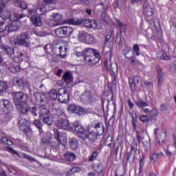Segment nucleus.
<instances>
[{
	"instance_id": "nucleus-36",
	"label": "nucleus",
	"mask_w": 176,
	"mask_h": 176,
	"mask_svg": "<svg viewBox=\"0 0 176 176\" xmlns=\"http://www.w3.org/2000/svg\"><path fill=\"white\" fill-rule=\"evenodd\" d=\"M139 120L142 122V123H148V122L151 121V119L148 117V115H142L139 116Z\"/></svg>"
},
{
	"instance_id": "nucleus-57",
	"label": "nucleus",
	"mask_w": 176,
	"mask_h": 176,
	"mask_svg": "<svg viewBox=\"0 0 176 176\" xmlns=\"http://www.w3.org/2000/svg\"><path fill=\"white\" fill-rule=\"evenodd\" d=\"M24 142H23V140L21 139H14V145H17V146H19L21 144H23Z\"/></svg>"
},
{
	"instance_id": "nucleus-27",
	"label": "nucleus",
	"mask_w": 176,
	"mask_h": 176,
	"mask_svg": "<svg viewBox=\"0 0 176 176\" xmlns=\"http://www.w3.org/2000/svg\"><path fill=\"white\" fill-rule=\"evenodd\" d=\"M64 157L66 160H68V162H74V160L76 159V155L72 153L67 152L65 153Z\"/></svg>"
},
{
	"instance_id": "nucleus-63",
	"label": "nucleus",
	"mask_w": 176,
	"mask_h": 176,
	"mask_svg": "<svg viewBox=\"0 0 176 176\" xmlns=\"http://www.w3.org/2000/svg\"><path fill=\"white\" fill-rule=\"evenodd\" d=\"M5 25V22H0V32H3V31H6V26Z\"/></svg>"
},
{
	"instance_id": "nucleus-29",
	"label": "nucleus",
	"mask_w": 176,
	"mask_h": 176,
	"mask_svg": "<svg viewBox=\"0 0 176 176\" xmlns=\"http://www.w3.org/2000/svg\"><path fill=\"white\" fill-rule=\"evenodd\" d=\"M50 116V110L46 108H43L40 110L39 118H45L46 116Z\"/></svg>"
},
{
	"instance_id": "nucleus-7",
	"label": "nucleus",
	"mask_w": 176,
	"mask_h": 176,
	"mask_svg": "<svg viewBox=\"0 0 176 176\" xmlns=\"http://www.w3.org/2000/svg\"><path fill=\"white\" fill-rule=\"evenodd\" d=\"M58 101L62 104H67L69 101V93L67 91V89L60 88L58 91Z\"/></svg>"
},
{
	"instance_id": "nucleus-5",
	"label": "nucleus",
	"mask_w": 176,
	"mask_h": 176,
	"mask_svg": "<svg viewBox=\"0 0 176 176\" xmlns=\"http://www.w3.org/2000/svg\"><path fill=\"white\" fill-rule=\"evenodd\" d=\"M18 127L22 133L28 135V134L31 131V122L25 118H19Z\"/></svg>"
},
{
	"instance_id": "nucleus-18",
	"label": "nucleus",
	"mask_w": 176,
	"mask_h": 176,
	"mask_svg": "<svg viewBox=\"0 0 176 176\" xmlns=\"http://www.w3.org/2000/svg\"><path fill=\"white\" fill-rule=\"evenodd\" d=\"M69 145L73 151H76L78 149V146H79V142L78 139L76 138H70L69 140Z\"/></svg>"
},
{
	"instance_id": "nucleus-51",
	"label": "nucleus",
	"mask_w": 176,
	"mask_h": 176,
	"mask_svg": "<svg viewBox=\"0 0 176 176\" xmlns=\"http://www.w3.org/2000/svg\"><path fill=\"white\" fill-rule=\"evenodd\" d=\"M133 52H135L136 56H140V54H141L140 53V46H138V45L134 44L133 47Z\"/></svg>"
},
{
	"instance_id": "nucleus-45",
	"label": "nucleus",
	"mask_w": 176,
	"mask_h": 176,
	"mask_svg": "<svg viewBox=\"0 0 176 176\" xmlns=\"http://www.w3.org/2000/svg\"><path fill=\"white\" fill-rule=\"evenodd\" d=\"M100 19L103 23L106 24L108 23V15L107 14V12H102Z\"/></svg>"
},
{
	"instance_id": "nucleus-53",
	"label": "nucleus",
	"mask_w": 176,
	"mask_h": 176,
	"mask_svg": "<svg viewBox=\"0 0 176 176\" xmlns=\"http://www.w3.org/2000/svg\"><path fill=\"white\" fill-rule=\"evenodd\" d=\"M33 124H34V126H36V127H37V129H38V130H41L42 129V124L41 123V120H34Z\"/></svg>"
},
{
	"instance_id": "nucleus-10",
	"label": "nucleus",
	"mask_w": 176,
	"mask_h": 176,
	"mask_svg": "<svg viewBox=\"0 0 176 176\" xmlns=\"http://www.w3.org/2000/svg\"><path fill=\"white\" fill-rule=\"evenodd\" d=\"M67 111L72 113H75L76 115H83L85 111L80 106H77L76 104H70L67 107Z\"/></svg>"
},
{
	"instance_id": "nucleus-16",
	"label": "nucleus",
	"mask_w": 176,
	"mask_h": 176,
	"mask_svg": "<svg viewBox=\"0 0 176 176\" xmlns=\"http://www.w3.org/2000/svg\"><path fill=\"white\" fill-rule=\"evenodd\" d=\"M159 129L156 128L154 130V135L155 136V138L158 140H157V144H159V145H162V144L160 143V140H162V134H164V137H167V131H166V130L164 129H162L160 131V133H159Z\"/></svg>"
},
{
	"instance_id": "nucleus-31",
	"label": "nucleus",
	"mask_w": 176,
	"mask_h": 176,
	"mask_svg": "<svg viewBox=\"0 0 176 176\" xmlns=\"http://www.w3.org/2000/svg\"><path fill=\"white\" fill-rule=\"evenodd\" d=\"M8 87L6 82L0 81V96H2L3 93H6V90H8Z\"/></svg>"
},
{
	"instance_id": "nucleus-1",
	"label": "nucleus",
	"mask_w": 176,
	"mask_h": 176,
	"mask_svg": "<svg viewBox=\"0 0 176 176\" xmlns=\"http://www.w3.org/2000/svg\"><path fill=\"white\" fill-rule=\"evenodd\" d=\"M73 126L78 136L83 141L89 140L90 142H96L98 140V138L102 135V133H100V132L90 130V126H87L86 129L78 120L73 123Z\"/></svg>"
},
{
	"instance_id": "nucleus-26",
	"label": "nucleus",
	"mask_w": 176,
	"mask_h": 176,
	"mask_svg": "<svg viewBox=\"0 0 176 176\" xmlns=\"http://www.w3.org/2000/svg\"><path fill=\"white\" fill-rule=\"evenodd\" d=\"M135 103L138 106V107L140 108V109H144V108H145V107H148V105H149L148 104V102L142 100V99H138Z\"/></svg>"
},
{
	"instance_id": "nucleus-28",
	"label": "nucleus",
	"mask_w": 176,
	"mask_h": 176,
	"mask_svg": "<svg viewBox=\"0 0 176 176\" xmlns=\"http://www.w3.org/2000/svg\"><path fill=\"white\" fill-rule=\"evenodd\" d=\"M49 96L51 100H58V91H56V89H52L49 92Z\"/></svg>"
},
{
	"instance_id": "nucleus-46",
	"label": "nucleus",
	"mask_w": 176,
	"mask_h": 176,
	"mask_svg": "<svg viewBox=\"0 0 176 176\" xmlns=\"http://www.w3.org/2000/svg\"><path fill=\"white\" fill-rule=\"evenodd\" d=\"M62 79H63V80H69L72 79V75H71V73L66 72L64 73Z\"/></svg>"
},
{
	"instance_id": "nucleus-19",
	"label": "nucleus",
	"mask_w": 176,
	"mask_h": 176,
	"mask_svg": "<svg viewBox=\"0 0 176 176\" xmlns=\"http://www.w3.org/2000/svg\"><path fill=\"white\" fill-rule=\"evenodd\" d=\"M82 169L79 166H73L65 173V176H74L76 173H80Z\"/></svg>"
},
{
	"instance_id": "nucleus-17",
	"label": "nucleus",
	"mask_w": 176,
	"mask_h": 176,
	"mask_svg": "<svg viewBox=\"0 0 176 176\" xmlns=\"http://www.w3.org/2000/svg\"><path fill=\"white\" fill-rule=\"evenodd\" d=\"M13 86H16L19 89H21V87H24V80L23 78H20L19 77H14L12 78Z\"/></svg>"
},
{
	"instance_id": "nucleus-32",
	"label": "nucleus",
	"mask_w": 176,
	"mask_h": 176,
	"mask_svg": "<svg viewBox=\"0 0 176 176\" xmlns=\"http://www.w3.org/2000/svg\"><path fill=\"white\" fill-rule=\"evenodd\" d=\"M92 170L100 175L102 173V165L101 164H96V165L93 166Z\"/></svg>"
},
{
	"instance_id": "nucleus-37",
	"label": "nucleus",
	"mask_w": 176,
	"mask_h": 176,
	"mask_svg": "<svg viewBox=\"0 0 176 176\" xmlns=\"http://www.w3.org/2000/svg\"><path fill=\"white\" fill-rule=\"evenodd\" d=\"M36 102L40 105V107H45V100L42 98V95L38 94L37 96Z\"/></svg>"
},
{
	"instance_id": "nucleus-3",
	"label": "nucleus",
	"mask_w": 176,
	"mask_h": 176,
	"mask_svg": "<svg viewBox=\"0 0 176 176\" xmlns=\"http://www.w3.org/2000/svg\"><path fill=\"white\" fill-rule=\"evenodd\" d=\"M69 24H72L73 25H79V24H82L87 28H94V30H100L98 27V23L96 20H91L89 19H82L79 18H72L67 20Z\"/></svg>"
},
{
	"instance_id": "nucleus-22",
	"label": "nucleus",
	"mask_w": 176,
	"mask_h": 176,
	"mask_svg": "<svg viewBox=\"0 0 176 176\" xmlns=\"http://www.w3.org/2000/svg\"><path fill=\"white\" fill-rule=\"evenodd\" d=\"M2 6L0 5V16L3 20H10V12L9 11H2V9H3V7H1Z\"/></svg>"
},
{
	"instance_id": "nucleus-56",
	"label": "nucleus",
	"mask_w": 176,
	"mask_h": 176,
	"mask_svg": "<svg viewBox=\"0 0 176 176\" xmlns=\"http://www.w3.org/2000/svg\"><path fill=\"white\" fill-rule=\"evenodd\" d=\"M29 112L33 115V116H38V113H36V107H29Z\"/></svg>"
},
{
	"instance_id": "nucleus-60",
	"label": "nucleus",
	"mask_w": 176,
	"mask_h": 176,
	"mask_svg": "<svg viewBox=\"0 0 176 176\" xmlns=\"http://www.w3.org/2000/svg\"><path fill=\"white\" fill-rule=\"evenodd\" d=\"M127 104L129 106V109H131V111H133V109H134V103L131 102V99L127 100Z\"/></svg>"
},
{
	"instance_id": "nucleus-14",
	"label": "nucleus",
	"mask_w": 176,
	"mask_h": 176,
	"mask_svg": "<svg viewBox=\"0 0 176 176\" xmlns=\"http://www.w3.org/2000/svg\"><path fill=\"white\" fill-rule=\"evenodd\" d=\"M143 13L146 17H151V16H153V13H155V11L153 10V8L149 6V4L146 3L145 6V3L143 5Z\"/></svg>"
},
{
	"instance_id": "nucleus-6",
	"label": "nucleus",
	"mask_w": 176,
	"mask_h": 176,
	"mask_svg": "<svg viewBox=\"0 0 176 176\" xmlns=\"http://www.w3.org/2000/svg\"><path fill=\"white\" fill-rule=\"evenodd\" d=\"M30 34L28 33H21L16 38V42L20 46L30 47L31 43L30 42Z\"/></svg>"
},
{
	"instance_id": "nucleus-62",
	"label": "nucleus",
	"mask_w": 176,
	"mask_h": 176,
	"mask_svg": "<svg viewBox=\"0 0 176 176\" xmlns=\"http://www.w3.org/2000/svg\"><path fill=\"white\" fill-rule=\"evenodd\" d=\"M53 17L55 21H60L61 20V15L60 14H53Z\"/></svg>"
},
{
	"instance_id": "nucleus-11",
	"label": "nucleus",
	"mask_w": 176,
	"mask_h": 176,
	"mask_svg": "<svg viewBox=\"0 0 176 176\" xmlns=\"http://www.w3.org/2000/svg\"><path fill=\"white\" fill-rule=\"evenodd\" d=\"M56 126L62 129V130H71V125L68 120H58L56 122Z\"/></svg>"
},
{
	"instance_id": "nucleus-40",
	"label": "nucleus",
	"mask_w": 176,
	"mask_h": 176,
	"mask_svg": "<svg viewBox=\"0 0 176 176\" xmlns=\"http://www.w3.org/2000/svg\"><path fill=\"white\" fill-rule=\"evenodd\" d=\"M94 42V37L91 36V34H89L87 36V38H85V41H84V43H87V45H90Z\"/></svg>"
},
{
	"instance_id": "nucleus-24",
	"label": "nucleus",
	"mask_w": 176,
	"mask_h": 176,
	"mask_svg": "<svg viewBox=\"0 0 176 176\" xmlns=\"http://www.w3.org/2000/svg\"><path fill=\"white\" fill-rule=\"evenodd\" d=\"M156 71L157 72V78H158V86H160L162 83H163V80H164V78L163 77V72H162V69L160 67L156 68Z\"/></svg>"
},
{
	"instance_id": "nucleus-50",
	"label": "nucleus",
	"mask_w": 176,
	"mask_h": 176,
	"mask_svg": "<svg viewBox=\"0 0 176 176\" xmlns=\"http://www.w3.org/2000/svg\"><path fill=\"white\" fill-rule=\"evenodd\" d=\"M6 151L9 153H12V155H16L17 156H19V153L16 151L14 149H13L12 148L6 147Z\"/></svg>"
},
{
	"instance_id": "nucleus-64",
	"label": "nucleus",
	"mask_w": 176,
	"mask_h": 176,
	"mask_svg": "<svg viewBox=\"0 0 176 176\" xmlns=\"http://www.w3.org/2000/svg\"><path fill=\"white\" fill-rule=\"evenodd\" d=\"M100 5L102 6V10H103V12H107V10H108V4L100 3Z\"/></svg>"
},
{
	"instance_id": "nucleus-33",
	"label": "nucleus",
	"mask_w": 176,
	"mask_h": 176,
	"mask_svg": "<svg viewBox=\"0 0 176 176\" xmlns=\"http://www.w3.org/2000/svg\"><path fill=\"white\" fill-rule=\"evenodd\" d=\"M157 115H159V111L156 107H153L151 110H150V113H148L149 118H156Z\"/></svg>"
},
{
	"instance_id": "nucleus-38",
	"label": "nucleus",
	"mask_w": 176,
	"mask_h": 176,
	"mask_svg": "<svg viewBox=\"0 0 176 176\" xmlns=\"http://www.w3.org/2000/svg\"><path fill=\"white\" fill-rule=\"evenodd\" d=\"M16 30H17V27L14 26L13 23L6 26V31H8V32H13Z\"/></svg>"
},
{
	"instance_id": "nucleus-12",
	"label": "nucleus",
	"mask_w": 176,
	"mask_h": 176,
	"mask_svg": "<svg viewBox=\"0 0 176 176\" xmlns=\"http://www.w3.org/2000/svg\"><path fill=\"white\" fill-rule=\"evenodd\" d=\"M16 109L20 113L25 115L30 111V107H28V103L27 102H23L19 105H15Z\"/></svg>"
},
{
	"instance_id": "nucleus-48",
	"label": "nucleus",
	"mask_w": 176,
	"mask_h": 176,
	"mask_svg": "<svg viewBox=\"0 0 176 176\" xmlns=\"http://www.w3.org/2000/svg\"><path fill=\"white\" fill-rule=\"evenodd\" d=\"M23 159H27L29 162H36L35 158H32L30 155L27 153H23Z\"/></svg>"
},
{
	"instance_id": "nucleus-49",
	"label": "nucleus",
	"mask_w": 176,
	"mask_h": 176,
	"mask_svg": "<svg viewBox=\"0 0 176 176\" xmlns=\"http://www.w3.org/2000/svg\"><path fill=\"white\" fill-rule=\"evenodd\" d=\"M159 153H151L149 156L150 161L155 163V158L157 159L159 157Z\"/></svg>"
},
{
	"instance_id": "nucleus-8",
	"label": "nucleus",
	"mask_w": 176,
	"mask_h": 176,
	"mask_svg": "<svg viewBox=\"0 0 176 176\" xmlns=\"http://www.w3.org/2000/svg\"><path fill=\"white\" fill-rule=\"evenodd\" d=\"M54 138L59 144H61V145H67V134L60 133L58 130L55 129Z\"/></svg>"
},
{
	"instance_id": "nucleus-23",
	"label": "nucleus",
	"mask_w": 176,
	"mask_h": 176,
	"mask_svg": "<svg viewBox=\"0 0 176 176\" xmlns=\"http://www.w3.org/2000/svg\"><path fill=\"white\" fill-rule=\"evenodd\" d=\"M55 35L58 38H65V28L63 27H60L55 30Z\"/></svg>"
},
{
	"instance_id": "nucleus-59",
	"label": "nucleus",
	"mask_w": 176,
	"mask_h": 176,
	"mask_svg": "<svg viewBox=\"0 0 176 176\" xmlns=\"http://www.w3.org/2000/svg\"><path fill=\"white\" fill-rule=\"evenodd\" d=\"M120 3H122V0H115L114 3H113L114 9H118Z\"/></svg>"
},
{
	"instance_id": "nucleus-21",
	"label": "nucleus",
	"mask_w": 176,
	"mask_h": 176,
	"mask_svg": "<svg viewBox=\"0 0 176 176\" xmlns=\"http://www.w3.org/2000/svg\"><path fill=\"white\" fill-rule=\"evenodd\" d=\"M0 105H1L3 111H5V109H9L12 107V102L9 100L2 99L0 100Z\"/></svg>"
},
{
	"instance_id": "nucleus-20",
	"label": "nucleus",
	"mask_w": 176,
	"mask_h": 176,
	"mask_svg": "<svg viewBox=\"0 0 176 176\" xmlns=\"http://www.w3.org/2000/svg\"><path fill=\"white\" fill-rule=\"evenodd\" d=\"M30 20L35 27H41V25H42V19L40 16H32L30 17Z\"/></svg>"
},
{
	"instance_id": "nucleus-41",
	"label": "nucleus",
	"mask_w": 176,
	"mask_h": 176,
	"mask_svg": "<svg viewBox=\"0 0 176 176\" xmlns=\"http://www.w3.org/2000/svg\"><path fill=\"white\" fill-rule=\"evenodd\" d=\"M14 61L17 64H20L23 61V53H20L19 55L14 57Z\"/></svg>"
},
{
	"instance_id": "nucleus-58",
	"label": "nucleus",
	"mask_w": 176,
	"mask_h": 176,
	"mask_svg": "<svg viewBox=\"0 0 176 176\" xmlns=\"http://www.w3.org/2000/svg\"><path fill=\"white\" fill-rule=\"evenodd\" d=\"M117 27H119L122 30V28H126V24H123L119 19H116Z\"/></svg>"
},
{
	"instance_id": "nucleus-42",
	"label": "nucleus",
	"mask_w": 176,
	"mask_h": 176,
	"mask_svg": "<svg viewBox=\"0 0 176 176\" xmlns=\"http://www.w3.org/2000/svg\"><path fill=\"white\" fill-rule=\"evenodd\" d=\"M43 122L45 123V124H47V126H52L53 124V121L50 120V116L44 117Z\"/></svg>"
},
{
	"instance_id": "nucleus-44",
	"label": "nucleus",
	"mask_w": 176,
	"mask_h": 176,
	"mask_svg": "<svg viewBox=\"0 0 176 176\" xmlns=\"http://www.w3.org/2000/svg\"><path fill=\"white\" fill-rule=\"evenodd\" d=\"M132 120L131 122L132 124V129L133 131H137V118H134V116L131 117Z\"/></svg>"
},
{
	"instance_id": "nucleus-15",
	"label": "nucleus",
	"mask_w": 176,
	"mask_h": 176,
	"mask_svg": "<svg viewBox=\"0 0 176 176\" xmlns=\"http://www.w3.org/2000/svg\"><path fill=\"white\" fill-rule=\"evenodd\" d=\"M104 67L106 68L107 71L110 72V75L112 78L113 82H115L116 80V74L114 73L113 70L112 69V64L109 63L108 64V60H105L104 61Z\"/></svg>"
},
{
	"instance_id": "nucleus-9",
	"label": "nucleus",
	"mask_w": 176,
	"mask_h": 176,
	"mask_svg": "<svg viewBox=\"0 0 176 176\" xmlns=\"http://www.w3.org/2000/svg\"><path fill=\"white\" fill-rule=\"evenodd\" d=\"M138 83H140V77L138 76L129 78V87L132 93H135V90H137V85Z\"/></svg>"
},
{
	"instance_id": "nucleus-4",
	"label": "nucleus",
	"mask_w": 176,
	"mask_h": 176,
	"mask_svg": "<svg viewBox=\"0 0 176 176\" xmlns=\"http://www.w3.org/2000/svg\"><path fill=\"white\" fill-rule=\"evenodd\" d=\"M12 96L14 104H15V105H21L23 102H25L28 100V94L21 91H14Z\"/></svg>"
},
{
	"instance_id": "nucleus-39",
	"label": "nucleus",
	"mask_w": 176,
	"mask_h": 176,
	"mask_svg": "<svg viewBox=\"0 0 176 176\" xmlns=\"http://www.w3.org/2000/svg\"><path fill=\"white\" fill-rule=\"evenodd\" d=\"M8 69L10 71V72H20L21 71V67H20V65H15V66H11L10 67H8Z\"/></svg>"
},
{
	"instance_id": "nucleus-30",
	"label": "nucleus",
	"mask_w": 176,
	"mask_h": 176,
	"mask_svg": "<svg viewBox=\"0 0 176 176\" xmlns=\"http://www.w3.org/2000/svg\"><path fill=\"white\" fill-rule=\"evenodd\" d=\"M65 28V38H69L74 32V28L69 26H64Z\"/></svg>"
},
{
	"instance_id": "nucleus-43",
	"label": "nucleus",
	"mask_w": 176,
	"mask_h": 176,
	"mask_svg": "<svg viewBox=\"0 0 176 176\" xmlns=\"http://www.w3.org/2000/svg\"><path fill=\"white\" fill-rule=\"evenodd\" d=\"M65 50H63V46H60L59 47V52H60V56L61 57V58H64V57H65L67 56V47L64 48Z\"/></svg>"
},
{
	"instance_id": "nucleus-54",
	"label": "nucleus",
	"mask_w": 176,
	"mask_h": 176,
	"mask_svg": "<svg viewBox=\"0 0 176 176\" xmlns=\"http://www.w3.org/2000/svg\"><path fill=\"white\" fill-rule=\"evenodd\" d=\"M101 126H102V133H104V131H105V128L104 127V124H102L101 122H98L97 124H96L94 126V129H96V130H97V129H100V127H101Z\"/></svg>"
},
{
	"instance_id": "nucleus-2",
	"label": "nucleus",
	"mask_w": 176,
	"mask_h": 176,
	"mask_svg": "<svg viewBox=\"0 0 176 176\" xmlns=\"http://www.w3.org/2000/svg\"><path fill=\"white\" fill-rule=\"evenodd\" d=\"M81 56L82 57V61L88 65H96V64L100 63L101 57L98 50L94 48H87L82 52Z\"/></svg>"
},
{
	"instance_id": "nucleus-25",
	"label": "nucleus",
	"mask_w": 176,
	"mask_h": 176,
	"mask_svg": "<svg viewBox=\"0 0 176 176\" xmlns=\"http://www.w3.org/2000/svg\"><path fill=\"white\" fill-rule=\"evenodd\" d=\"M84 94L86 96L89 101H90L91 102H96V98H94V96H93V93L90 89L85 90Z\"/></svg>"
},
{
	"instance_id": "nucleus-34",
	"label": "nucleus",
	"mask_w": 176,
	"mask_h": 176,
	"mask_svg": "<svg viewBox=\"0 0 176 176\" xmlns=\"http://www.w3.org/2000/svg\"><path fill=\"white\" fill-rule=\"evenodd\" d=\"M43 2L45 3L46 6L51 8L49 5H57V3L59 2V0H43Z\"/></svg>"
},
{
	"instance_id": "nucleus-52",
	"label": "nucleus",
	"mask_w": 176,
	"mask_h": 176,
	"mask_svg": "<svg viewBox=\"0 0 176 176\" xmlns=\"http://www.w3.org/2000/svg\"><path fill=\"white\" fill-rule=\"evenodd\" d=\"M160 60H162L164 61H168L170 60V55L167 54H163L162 56L159 57Z\"/></svg>"
},
{
	"instance_id": "nucleus-35",
	"label": "nucleus",
	"mask_w": 176,
	"mask_h": 176,
	"mask_svg": "<svg viewBox=\"0 0 176 176\" xmlns=\"http://www.w3.org/2000/svg\"><path fill=\"white\" fill-rule=\"evenodd\" d=\"M87 35L89 34L86 32H81L78 34V38L81 41V42H85L86 38H87Z\"/></svg>"
},
{
	"instance_id": "nucleus-13",
	"label": "nucleus",
	"mask_w": 176,
	"mask_h": 176,
	"mask_svg": "<svg viewBox=\"0 0 176 176\" xmlns=\"http://www.w3.org/2000/svg\"><path fill=\"white\" fill-rule=\"evenodd\" d=\"M50 10H53V7H48L46 6V4H43L36 9V13L39 16H42V14H44L45 13H46V12H50Z\"/></svg>"
},
{
	"instance_id": "nucleus-55",
	"label": "nucleus",
	"mask_w": 176,
	"mask_h": 176,
	"mask_svg": "<svg viewBox=\"0 0 176 176\" xmlns=\"http://www.w3.org/2000/svg\"><path fill=\"white\" fill-rule=\"evenodd\" d=\"M19 6L21 9H23V10H25V9L28 8V6L27 5V3H25V1H21L19 4Z\"/></svg>"
},
{
	"instance_id": "nucleus-61",
	"label": "nucleus",
	"mask_w": 176,
	"mask_h": 176,
	"mask_svg": "<svg viewBox=\"0 0 176 176\" xmlns=\"http://www.w3.org/2000/svg\"><path fill=\"white\" fill-rule=\"evenodd\" d=\"M19 148L21 149V151H24V152H27V151H28V148H27V146L25 144H24V142L19 146Z\"/></svg>"
},
{
	"instance_id": "nucleus-47",
	"label": "nucleus",
	"mask_w": 176,
	"mask_h": 176,
	"mask_svg": "<svg viewBox=\"0 0 176 176\" xmlns=\"http://www.w3.org/2000/svg\"><path fill=\"white\" fill-rule=\"evenodd\" d=\"M97 156H98V152L94 151L89 157V162H94V160H97Z\"/></svg>"
}]
</instances>
